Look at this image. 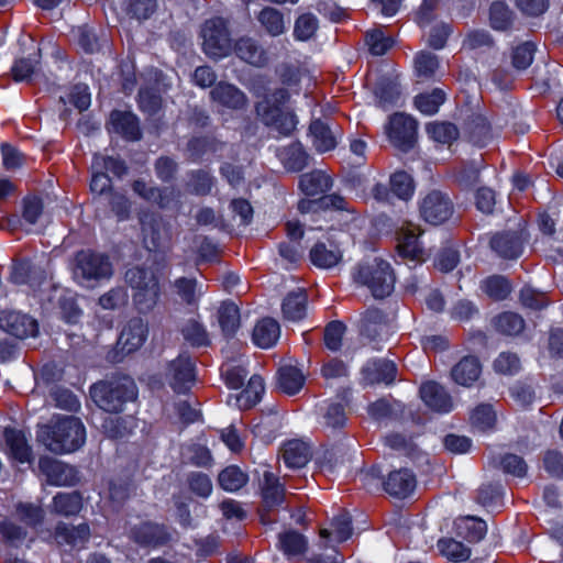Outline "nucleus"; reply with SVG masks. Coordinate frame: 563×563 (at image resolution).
<instances>
[{"instance_id": "obj_1", "label": "nucleus", "mask_w": 563, "mask_h": 563, "mask_svg": "<svg viewBox=\"0 0 563 563\" xmlns=\"http://www.w3.org/2000/svg\"><path fill=\"white\" fill-rule=\"evenodd\" d=\"M85 427L79 418L60 417L56 421L38 427L36 439L48 451L66 454L78 450L85 443Z\"/></svg>"}, {"instance_id": "obj_2", "label": "nucleus", "mask_w": 563, "mask_h": 563, "mask_svg": "<svg viewBox=\"0 0 563 563\" xmlns=\"http://www.w3.org/2000/svg\"><path fill=\"white\" fill-rule=\"evenodd\" d=\"M90 397L101 410L119 413L137 399V387L129 376H112L95 383L90 387Z\"/></svg>"}, {"instance_id": "obj_3", "label": "nucleus", "mask_w": 563, "mask_h": 563, "mask_svg": "<svg viewBox=\"0 0 563 563\" xmlns=\"http://www.w3.org/2000/svg\"><path fill=\"white\" fill-rule=\"evenodd\" d=\"M71 272L75 282L84 287H93L113 273L109 257L92 250H80L74 255Z\"/></svg>"}, {"instance_id": "obj_4", "label": "nucleus", "mask_w": 563, "mask_h": 563, "mask_svg": "<svg viewBox=\"0 0 563 563\" xmlns=\"http://www.w3.org/2000/svg\"><path fill=\"white\" fill-rule=\"evenodd\" d=\"M353 279L357 284L366 286L375 298L389 296L395 284L389 263L379 258L360 263L353 273Z\"/></svg>"}, {"instance_id": "obj_5", "label": "nucleus", "mask_w": 563, "mask_h": 563, "mask_svg": "<svg viewBox=\"0 0 563 563\" xmlns=\"http://www.w3.org/2000/svg\"><path fill=\"white\" fill-rule=\"evenodd\" d=\"M125 282L134 290L133 302L140 313L152 311L159 299L161 289L156 275L135 266L125 272Z\"/></svg>"}, {"instance_id": "obj_6", "label": "nucleus", "mask_w": 563, "mask_h": 563, "mask_svg": "<svg viewBox=\"0 0 563 563\" xmlns=\"http://www.w3.org/2000/svg\"><path fill=\"white\" fill-rule=\"evenodd\" d=\"M200 36L202 49L209 57L221 58L231 52L228 22L223 18L214 16L206 20L201 26Z\"/></svg>"}, {"instance_id": "obj_7", "label": "nucleus", "mask_w": 563, "mask_h": 563, "mask_svg": "<svg viewBox=\"0 0 563 563\" xmlns=\"http://www.w3.org/2000/svg\"><path fill=\"white\" fill-rule=\"evenodd\" d=\"M419 211L426 222L439 225L446 222L453 216L454 205L446 194L440 190H432L422 198Z\"/></svg>"}, {"instance_id": "obj_8", "label": "nucleus", "mask_w": 563, "mask_h": 563, "mask_svg": "<svg viewBox=\"0 0 563 563\" xmlns=\"http://www.w3.org/2000/svg\"><path fill=\"white\" fill-rule=\"evenodd\" d=\"M386 133L396 147L408 152L417 142V121L409 115L395 113L389 119Z\"/></svg>"}, {"instance_id": "obj_9", "label": "nucleus", "mask_w": 563, "mask_h": 563, "mask_svg": "<svg viewBox=\"0 0 563 563\" xmlns=\"http://www.w3.org/2000/svg\"><path fill=\"white\" fill-rule=\"evenodd\" d=\"M260 489L262 497L261 520L264 525H267L274 521L268 517V512L277 509L286 500L285 487L275 474L265 471L263 478L260 481Z\"/></svg>"}, {"instance_id": "obj_10", "label": "nucleus", "mask_w": 563, "mask_h": 563, "mask_svg": "<svg viewBox=\"0 0 563 563\" xmlns=\"http://www.w3.org/2000/svg\"><path fill=\"white\" fill-rule=\"evenodd\" d=\"M143 243L148 251L166 247L172 240L168 223L158 214H146L142 220Z\"/></svg>"}, {"instance_id": "obj_11", "label": "nucleus", "mask_w": 563, "mask_h": 563, "mask_svg": "<svg viewBox=\"0 0 563 563\" xmlns=\"http://www.w3.org/2000/svg\"><path fill=\"white\" fill-rule=\"evenodd\" d=\"M166 377L176 393H186L196 380L195 362L189 355L180 354L169 363Z\"/></svg>"}, {"instance_id": "obj_12", "label": "nucleus", "mask_w": 563, "mask_h": 563, "mask_svg": "<svg viewBox=\"0 0 563 563\" xmlns=\"http://www.w3.org/2000/svg\"><path fill=\"white\" fill-rule=\"evenodd\" d=\"M129 538L140 547L158 548L170 541V533L165 526L144 521L130 529Z\"/></svg>"}, {"instance_id": "obj_13", "label": "nucleus", "mask_w": 563, "mask_h": 563, "mask_svg": "<svg viewBox=\"0 0 563 563\" xmlns=\"http://www.w3.org/2000/svg\"><path fill=\"white\" fill-rule=\"evenodd\" d=\"M0 329L18 339L35 336L38 332L35 319L14 310L0 311Z\"/></svg>"}, {"instance_id": "obj_14", "label": "nucleus", "mask_w": 563, "mask_h": 563, "mask_svg": "<svg viewBox=\"0 0 563 563\" xmlns=\"http://www.w3.org/2000/svg\"><path fill=\"white\" fill-rule=\"evenodd\" d=\"M38 467L51 485L73 486L78 482V472L74 466L49 456H42Z\"/></svg>"}, {"instance_id": "obj_15", "label": "nucleus", "mask_w": 563, "mask_h": 563, "mask_svg": "<svg viewBox=\"0 0 563 563\" xmlns=\"http://www.w3.org/2000/svg\"><path fill=\"white\" fill-rule=\"evenodd\" d=\"M210 98L218 106L233 110H244L249 106V98L235 85L220 81L210 90Z\"/></svg>"}, {"instance_id": "obj_16", "label": "nucleus", "mask_w": 563, "mask_h": 563, "mask_svg": "<svg viewBox=\"0 0 563 563\" xmlns=\"http://www.w3.org/2000/svg\"><path fill=\"white\" fill-rule=\"evenodd\" d=\"M289 100V92L285 88L274 90L263 100L255 103L257 118L266 125L276 123V119L283 113V106Z\"/></svg>"}, {"instance_id": "obj_17", "label": "nucleus", "mask_w": 563, "mask_h": 563, "mask_svg": "<svg viewBox=\"0 0 563 563\" xmlns=\"http://www.w3.org/2000/svg\"><path fill=\"white\" fill-rule=\"evenodd\" d=\"M420 398L430 409L446 413L453 409V400L446 389L434 380L423 383L419 389Z\"/></svg>"}, {"instance_id": "obj_18", "label": "nucleus", "mask_w": 563, "mask_h": 563, "mask_svg": "<svg viewBox=\"0 0 563 563\" xmlns=\"http://www.w3.org/2000/svg\"><path fill=\"white\" fill-rule=\"evenodd\" d=\"M360 323L361 334L369 341L383 340L389 333L387 316L378 308H368L362 314Z\"/></svg>"}, {"instance_id": "obj_19", "label": "nucleus", "mask_w": 563, "mask_h": 563, "mask_svg": "<svg viewBox=\"0 0 563 563\" xmlns=\"http://www.w3.org/2000/svg\"><path fill=\"white\" fill-rule=\"evenodd\" d=\"M309 134L316 151L325 153L336 147L340 131L333 129L327 121L314 119L310 123Z\"/></svg>"}, {"instance_id": "obj_20", "label": "nucleus", "mask_w": 563, "mask_h": 563, "mask_svg": "<svg viewBox=\"0 0 563 563\" xmlns=\"http://www.w3.org/2000/svg\"><path fill=\"white\" fill-rule=\"evenodd\" d=\"M490 247L503 258L514 260L521 255L523 238L521 231H507L490 239Z\"/></svg>"}, {"instance_id": "obj_21", "label": "nucleus", "mask_w": 563, "mask_h": 563, "mask_svg": "<svg viewBox=\"0 0 563 563\" xmlns=\"http://www.w3.org/2000/svg\"><path fill=\"white\" fill-rule=\"evenodd\" d=\"M416 476L408 468H400L388 474L384 482V489L397 498L408 497L416 488Z\"/></svg>"}, {"instance_id": "obj_22", "label": "nucleus", "mask_w": 563, "mask_h": 563, "mask_svg": "<svg viewBox=\"0 0 563 563\" xmlns=\"http://www.w3.org/2000/svg\"><path fill=\"white\" fill-rule=\"evenodd\" d=\"M11 280L16 285L38 287L46 280V272L30 261H19L12 265Z\"/></svg>"}, {"instance_id": "obj_23", "label": "nucleus", "mask_w": 563, "mask_h": 563, "mask_svg": "<svg viewBox=\"0 0 563 563\" xmlns=\"http://www.w3.org/2000/svg\"><path fill=\"white\" fill-rule=\"evenodd\" d=\"M111 131L120 134L129 141H137L141 139V129L135 114L128 111L114 110L110 114Z\"/></svg>"}, {"instance_id": "obj_24", "label": "nucleus", "mask_w": 563, "mask_h": 563, "mask_svg": "<svg viewBox=\"0 0 563 563\" xmlns=\"http://www.w3.org/2000/svg\"><path fill=\"white\" fill-rule=\"evenodd\" d=\"M147 327L141 318L131 319L121 331L118 344L122 351L131 353L137 350L145 341Z\"/></svg>"}, {"instance_id": "obj_25", "label": "nucleus", "mask_w": 563, "mask_h": 563, "mask_svg": "<svg viewBox=\"0 0 563 563\" xmlns=\"http://www.w3.org/2000/svg\"><path fill=\"white\" fill-rule=\"evenodd\" d=\"M397 367L388 360H376L367 363L363 368V378L368 385L384 383L391 384L396 379Z\"/></svg>"}, {"instance_id": "obj_26", "label": "nucleus", "mask_w": 563, "mask_h": 563, "mask_svg": "<svg viewBox=\"0 0 563 563\" xmlns=\"http://www.w3.org/2000/svg\"><path fill=\"white\" fill-rule=\"evenodd\" d=\"M90 537V529L87 523L78 526H69L64 522H59L55 528L54 538L60 545L82 547Z\"/></svg>"}, {"instance_id": "obj_27", "label": "nucleus", "mask_w": 563, "mask_h": 563, "mask_svg": "<svg viewBox=\"0 0 563 563\" xmlns=\"http://www.w3.org/2000/svg\"><path fill=\"white\" fill-rule=\"evenodd\" d=\"M3 438L8 453L21 463L30 462L32 459V449L27 443L25 434L21 430L5 428Z\"/></svg>"}, {"instance_id": "obj_28", "label": "nucleus", "mask_w": 563, "mask_h": 563, "mask_svg": "<svg viewBox=\"0 0 563 563\" xmlns=\"http://www.w3.org/2000/svg\"><path fill=\"white\" fill-rule=\"evenodd\" d=\"M482 373V366L477 357L464 356L451 369L452 379L465 387H470L476 382Z\"/></svg>"}, {"instance_id": "obj_29", "label": "nucleus", "mask_w": 563, "mask_h": 563, "mask_svg": "<svg viewBox=\"0 0 563 563\" xmlns=\"http://www.w3.org/2000/svg\"><path fill=\"white\" fill-rule=\"evenodd\" d=\"M311 263L319 267L329 269L336 266L342 260V251L333 243L317 242L310 250Z\"/></svg>"}, {"instance_id": "obj_30", "label": "nucleus", "mask_w": 563, "mask_h": 563, "mask_svg": "<svg viewBox=\"0 0 563 563\" xmlns=\"http://www.w3.org/2000/svg\"><path fill=\"white\" fill-rule=\"evenodd\" d=\"M333 179L325 172L314 169L302 174L299 178V188L307 196H318L332 188Z\"/></svg>"}, {"instance_id": "obj_31", "label": "nucleus", "mask_w": 563, "mask_h": 563, "mask_svg": "<svg viewBox=\"0 0 563 563\" xmlns=\"http://www.w3.org/2000/svg\"><path fill=\"white\" fill-rule=\"evenodd\" d=\"M234 52L239 58L253 65L264 66L267 57L263 47L252 37H241L235 42Z\"/></svg>"}, {"instance_id": "obj_32", "label": "nucleus", "mask_w": 563, "mask_h": 563, "mask_svg": "<svg viewBox=\"0 0 563 563\" xmlns=\"http://www.w3.org/2000/svg\"><path fill=\"white\" fill-rule=\"evenodd\" d=\"M223 143L212 136H198L190 139L185 148L186 159L198 163L207 153H214L222 148Z\"/></svg>"}, {"instance_id": "obj_33", "label": "nucleus", "mask_w": 563, "mask_h": 563, "mask_svg": "<svg viewBox=\"0 0 563 563\" xmlns=\"http://www.w3.org/2000/svg\"><path fill=\"white\" fill-rule=\"evenodd\" d=\"M278 157L288 172L298 173L307 167L309 154L300 143H291L278 152Z\"/></svg>"}, {"instance_id": "obj_34", "label": "nucleus", "mask_w": 563, "mask_h": 563, "mask_svg": "<svg viewBox=\"0 0 563 563\" xmlns=\"http://www.w3.org/2000/svg\"><path fill=\"white\" fill-rule=\"evenodd\" d=\"M311 451L309 445L301 440H290L283 448L285 464L291 468H300L310 460Z\"/></svg>"}, {"instance_id": "obj_35", "label": "nucleus", "mask_w": 563, "mask_h": 563, "mask_svg": "<svg viewBox=\"0 0 563 563\" xmlns=\"http://www.w3.org/2000/svg\"><path fill=\"white\" fill-rule=\"evenodd\" d=\"M419 235L420 231L413 224L401 228L398 234V249L400 253L411 258H420L422 243L419 240Z\"/></svg>"}, {"instance_id": "obj_36", "label": "nucleus", "mask_w": 563, "mask_h": 563, "mask_svg": "<svg viewBox=\"0 0 563 563\" xmlns=\"http://www.w3.org/2000/svg\"><path fill=\"white\" fill-rule=\"evenodd\" d=\"M279 333L278 322L272 318H264L253 330V341L257 346L267 349L276 343Z\"/></svg>"}, {"instance_id": "obj_37", "label": "nucleus", "mask_w": 563, "mask_h": 563, "mask_svg": "<svg viewBox=\"0 0 563 563\" xmlns=\"http://www.w3.org/2000/svg\"><path fill=\"white\" fill-rule=\"evenodd\" d=\"M284 318L289 321H299L306 317L307 295L303 290L289 292L282 303Z\"/></svg>"}, {"instance_id": "obj_38", "label": "nucleus", "mask_w": 563, "mask_h": 563, "mask_svg": "<svg viewBox=\"0 0 563 563\" xmlns=\"http://www.w3.org/2000/svg\"><path fill=\"white\" fill-rule=\"evenodd\" d=\"M186 190L195 196H208L213 186L214 177L207 169H195L187 174Z\"/></svg>"}, {"instance_id": "obj_39", "label": "nucleus", "mask_w": 563, "mask_h": 563, "mask_svg": "<svg viewBox=\"0 0 563 563\" xmlns=\"http://www.w3.org/2000/svg\"><path fill=\"white\" fill-rule=\"evenodd\" d=\"M134 416L108 417L102 423L103 432L111 439H122L130 435L136 428Z\"/></svg>"}, {"instance_id": "obj_40", "label": "nucleus", "mask_w": 563, "mask_h": 563, "mask_svg": "<svg viewBox=\"0 0 563 563\" xmlns=\"http://www.w3.org/2000/svg\"><path fill=\"white\" fill-rule=\"evenodd\" d=\"M492 323L498 333L510 336L520 334L526 327L523 318L512 311H505L496 316Z\"/></svg>"}, {"instance_id": "obj_41", "label": "nucleus", "mask_w": 563, "mask_h": 563, "mask_svg": "<svg viewBox=\"0 0 563 563\" xmlns=\"http://www.w3.org/2000/svg\"><path fill=\"white\" fill-rule=\"evenodd\" d=\"M301 371L292 365L282 366L278 371V386L287 395L297 394L305 384Z\"/></svg>"}, {"instance_id": "obj_42", "label": "nucleus", "mask_w": 563, "mask_h": 563, "mask_svg": "<svg viewBox=\"0 0 563 563\" xmlns=\"http://www.w3.org/2000/svg\"><path fill=\"white\" fill-rule=\"evenodd\" d=\"M257 21L271 36H279L286 31L284 14L278 9L265 7L260 11Z\"/></svg>"}, {"instance_id": "obj_43", "label": "nucleus", "mask_w": 563, "mask_h": 563, "mask_svg": "<svg viewBox=\"0 0 563 563\" xmlns=\"http://www.w3.org/2000/svg\"><path fill=\"white\" fill-rule=\"evenodd\" d=\"M307 545L306 538L295 530H288L278 534V547L288 558L303 554Z\"/></svg>"}, {"instance_id": "obj_44", "label": "nucleus", "mask_w": 563, "mask_h": 563, "mask_svg": "<svg viewBox=\"0 0 563 563\" xmlns=\"http://www.w3.org/2000/svg\"><path fill=\"white\" fill-rule=\"evenodd\" d=\"M82 508V499L79 493H58L53 498V511L57 515L69 517L77 515Z\"/></svg>"}, {"instance_id": "obj_45", "label": "nucleus", "mask_w": 563, "mask_h": 563, "mask_svg": "<svg viewBox=\"0 0 563 563\" xmlns=\"http://www.w3.org/2000/svg\"><path fill=\"white\" fill-rule=\"evenodd\" d=\"M249 482V476L240 467L230 465L222 470L218 475L219 486L230 493L243 488Z\"/></svg>"}, {"instance_id": "obj_46", "label": "nucleus", "mask_w": 563, "mask_h": 563, "mask_svg": "<svg viewBox=\"0 0 563 563\" xmlns=\"http://www.w3.org/2000/svg\"><path fill=\"white\" fill-rule=\"evenodd\" d=\"M218 321L225 336H232L240 327V311L233 302H222L218 310Z\"/></svg>"}, {"instance_id": "obj_47", "label": "nucleus", "mask_w": 563, "mask_h": 563, "mask_svg": "<svg viewBox=\"0 0 563 563\" xmlns=\"http://www.w3.org/2000/svg\"><path fill=\"white\" fill-rule=\"evenodd\" d=\"M456 529L457 534L468 542L481 541L487 532L486 522L474 517H466L461 519L456 523Z\"/></svg>"}, {"instance_id": "obj_48", "label": "nucleus", "mask_w": 563, "mask_h": 563, "mask_svg": "<svg viewBox=\"0 0 563 563\" xmlns=\"http://www.w3.org/2000/svg\"><path fill=\"white\" fill-rule=\"evenodd\" d=\"M134 490L133 481L130 477H115L109 482V499L113 507L119 509L130 498Z\"/></svg>"}, {"instance_id": "obj_49", "label": "nucleus", "mask_w": 563, "mask_h": 563, "mask_svg": "<svg viewBox=\"0 0 563 563\" xmlns=\"http://www.w3.org/2000/svg\"><path fill=\"white\" fill-rule=\"evenodd\" d=\"M483 291L494 301L505 300L511 292V285L504 276L494 275L482 284Z\"/></svg>"}, {"instance_id": "obj_50", "label": "nucleus", "mask_w": 563, "mask_h": 563, "mask_svg": "<svg viewBox=\"0 0 563 563\" xmlns=\"http://www.w3.org/2000/svg\"><path fill=\"white\" fill-rule=\"evenodd\" d=\"M181 334L186 342L192 346H207L210 343L205 327L195 319H189L181 328Z\"/></svg>"}, {"instance_id": "obj_51", "label": "nucleus", "mask_w": 563, "mask_h": 563, "mask_svg": "<svg viewBox=\"0 0 563 563\" xmlns=\"http://www.w3.org/2000/svg\"><path fill=\"white\" fill-rule=\"evenodd\" d=\"M351 517L349 514H340L334 517L331 527L332 529H321L320 537L328 539L331 534H334L338 542L346 541L352 536Z\"/></svg>"}, {"instance_id": "obj_52", "label": "nucleus", "mask_w": 563, "mask_h": 563, "mask_svg": "<svg viewBox=\"0 0 563 563\" xmlns=\"http://www.w3.org/2000/svg\"><path fill=\"white\" fill-rule=\"evenodd\" d=\"M444 100L445 93L441 89L435 88L431 92L418 95L415 98V106L420 112L431 115L438 112Z\"/></svg>"}, {"instance_id": "obj_53", "label": "nucleus", "mask_w": 563, "mask_h": 563, "mask_svg": "<svg viewBox=\"0 0 563 563\" xmlns=\"http://www.w3.org/2000/svg\"><path fill=\"white\" fill-rule=\"evenodd\" d=\"M426 130L432 140L442 144H451L459 136L457 128L451 122H432Z\"/></svg>"}, {"instance_id": "obj_54", "label": "nucleus", "mask_w": 563, "mask_h": 563, "mask_svg": "<svg viewBox=\"0 0 563 563\" xmlns=\"http://www.w3.org/2000/svg\"><path fill=\"white\" fill-rule=\"evenodd\" d=\"M439 68V59L437 55L422 51L415 57L416 74L421 79H431L434 77Z\"/></svg>"}, {"instance_id": "obj_55", "label": "nucleus", "mask_w": 563, "mask_h": 563, "mask_svg": "<svg viewBox=\"0 0 563 563\" xmlns=\"http://www.w3.org/2000/svg\"><path fill=\"white\" fill-rule=\"evenodd\" d=\"M438 549L441 554L454 562L466 561L471 555V550L454 539H440L438 541Z\"/></svg>"}, {"instance_id": "obj_56", "label": "nucleus", "mask_w": 563, "mask_h": 563, "mask_svg": "<svg viewBox=\"0 0 563 563\" xmlns=\"http://www.w3.org/2000/svg\"><path fill=\"white\" fill-rule=\"evenodd\" d=\"M174 288L180 299L187 305L197 303L200 297V289L196 278L180 277L174 282Z\"/></svg>"}, {"instance_id": "obj_57", "label": "nucleus", "mask_w": 563, "mask_h": 563, "mask_svg": "<svg viewBox=\"0 0 563 563\" xmlns=\"http://www.w3.org/2000/svg\"><path fill=\"white\" fill-rule=\"evenodd\" d=\"M366 44L373 55H384L393 45L391 36L386 35L382 29H373L366 33Z\"/></svg>"}, {"instance_id": "obj_58", "label": "nucleus", "mask_w": 563, "mask_h": 563, "mask_svg": "<svg viewBox=\"0 0 563 563\" xmlns=\"http://www.w3.org/2000/svg\"><path fill=\"white\" fill-rule=\"evenodd\" d=\"M319 27L318 19L311 13L299 15L294 25V36L298 41H308Z\"/></svg>"}, {"instance_id": "obj_59", "label": "nucleus", "mask_w": 563, "mask_h": 563, "mask_svg": "<svg viewBox=\"0 0 563 563\" xmlns=\"http://www.w3.org/2000/svg\"><path fill=\"white\" fill-rule=\"evenodd\" d=\"M189 490L198 497L208 498L212 493L210 477L201 472H190L186 478Z\"/></svg>"}, {"instance_id": "obj_60", "label": "nucleus", "mask_w": 563, "mask_h": 563, "mask_svg": "<svg viewBox=\"0 0 563 563\" xmlns=\"http://www.w3.org/2000/svg\"><path fill=\"white\" fill-rule=\"evenodd\" d=\"M264 380L260 375H253L247 382L245 389L241 393L239 401H244L245 407L256 405L264 394Z\"/></svg>"}, {"instance_id": "obj_61", "label": "nucleus", "mask_w": 563, "mask_h": 563, "mask_svg": "<svg viewBox=\"0 0 563 563\" xmlns=\"http://www.w3.org/2000/svg\"><path fill=\"white\" fill-rule=\"evenodd\" d=\"M520 303L532 310H541L549 305L545 292H541L530 286H525L519 291Z\"/></svg>"}, {"instance_id": "obj_62", "label": "nucleus", "mask_w": 563, "mask_h": 563, "mask_svg": "<svg viewBox=\"0 0 563 563\" xmlns=\"http://www.w3.org/2000/svg\"><path fill=\"white\" fill-rule=\"evenodd\" d=\"M536 45L531 42H525L512 49L511 64L517 70L527 69L534 56Z\"/></svg>"}, {"instance_id": "obj_63", "label": "nucleus", "mask_w": 563, "mask_h": 563, "mask_svg": "<svg viewBox=\"0 0 563 563\" xmlns=\"http://www.w3.org/2000/svg\"><path fill=\"white\" fill-rule=\"evenodd\" d=\"M512 12L503 2H494L489 10V20L493 29L504 31L511 24Z\"/></svg>"}, {"instance_id": "obj_64", "label": "nucleus", "mask_w": 563, "mask_h": 563, "mask_svg": "<svg viewBox=\"0 0 563 563\" xmlns=\"http://www.w3.org/2000/svg\"><path fill=\"white\" fill-rule=\"evenodd\" d=\"M249 372L241 365L225 363L221 367V375L227 386L231 389H239L244 385Z\"/></svg>"}]
</instances>
